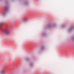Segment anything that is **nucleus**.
<instances>
[{"label":"nucleus","mask_w":74,"mask_h":74,"mask_svg":"<svg viewBox=\"0 0 74 74\" xmlns=\"http://www.w3.org/2000/svg\"><path fill=\"white\" fill-rule=\"evenodd\" d=\"M3 33H5V34H6L7 35L9 34L10 33V32H9V31H8V29H6L4 31H3Z\"/></svg>","instance_id":"f257e3e1"},{"label":"nucleus","mask_w":74,"mask_h":74,"mask_svg":"<svg viewBox=\"0 0 74 74\" xmlns=\"http://www.w3.org/2000/svg\"><path fill=\"white\" fill-rule=\"evenodd\" d=\"M1 24H2V23H1ZM0 25H1V24H0Z\"/></svg>","instance_id":"f03ea898"}]
</instances>
